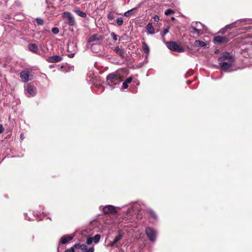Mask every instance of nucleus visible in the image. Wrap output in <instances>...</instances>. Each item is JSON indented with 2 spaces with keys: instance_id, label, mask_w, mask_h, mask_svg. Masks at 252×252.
<instances>
[{
  "instance_id": "b1692460",
  "label": "nucleus",
  "mask_w": 252,
  "mask_h": 252,
  "mask_svg": "<svg viewBox=\"0 0 252 252\" xmlns=\"http://www.w3.org/2000/svg\"><path fill=\"white\" fill-rule=\"evenodd\" d=\"M193 23H194V25L195 26L196 28H201L202 29V31L206 30V27L201 23L199 22H195Z\"/></svg>"
},
{
  "instance_id": "f03ea898",
  "label": "nucleus",
  "mask_w": 252,
  "mask_h": 252,
  "mask_svg": "<svg viewBox=\"0 0 252 252\" xmlns=\"http://www.w3.org/2000/svg\"><path fill=\"white\" fill-rule=\"evenodd\" d=\"M127 210L124 216V219L133 222L136 218V213L140 210V205L137 202H133L126 206Z\"/></svg>"
},
{
  "instance_id": "9b49d317",
  "label": "nucleus",
  "mask_w": 252,
  "mask_h": 252,
  "mask_svg": "<svg viewBox=\"0 0 252 252\" xmlns=\"http://www.w3.org/2000/svg\"><path fill=\"white\" fill-rule=\"evenodd\" d=\"M228 38L225 36H217L213 39V42L219 44L228 42Z\"/></svg>"
},
{
  "instance_id": "5701e85b",
  "label": "nucleus",
  "mask_w": 252,
  "mask_h": 252,
  "mask_svg": "<svg viewBox=\"0 0 252 252\" xmlns=\"http://www.w3.org/2000/svg\"><path fill=\"white\" fill-rule=\"evenodd\" d=\"M113 50L122 58H124V52L118 46L115 47Z\"/></svg>"
},
{
  "instance_id": "8fccbe9b",
  "label": "nucleus",
  "mask_w": 252,
  "mask_h": 252,
  "mask_svg": "<svg viewBox=\"0 0 252 252\" xmlns=\"http://www.w3.org/2000/svg\"><path fill=\"white\" fill-rule=\"evenodd\" d=\"M171 19H172V20H175V18L174 17H172Z\"/></svg>"
},
{
  "instance_id": "393cba45",
  "label": "nucleus",
  "mask_w": 252,
  "mask_h": 252,
  "mask_svg": "<svg viewBox=\"0 0 252 252\" xmlns=\"http://www.w3.org/2000/svg\"><path fill=\"white\" fill-rule=\"evenodd\" d=\"M124 234L121 231L119 232L118 234L115 237L114 240V243H117L119 241H120L123 237Z\"/></svg>"
},
{
  "instance_id": "72a5a7b5",
  "label": "nucleus",
  "mask_w": 252,
  "mask_h": 252,
  "mask_svg": "<svg viewBox=\"0 0 252 252\" xmlns=\"http://www.w3.org/2000/svg\"><path fill=\"white\" fill-rule=\"evenodd\" d=\"M52 32L55 34H57L59 33V29L57 28V27H54L53 28H52Z\"/></svg>"
},
{
  "instance_id": "dca6fc26",
  "label": "nucleus",
  "mask_w": 252,
  "mask_h": 252,
  "mask_svg": "<svg viewBox=\"0 0 252 252\" xmlns=\"http://www.w3.org/2000/svg\"><path fill=\"white\" fill-rule=\"evenodd\" d=\"M101 38H102L101 36L96 34H93V35H91L89 38V39L88 40V42L90 43V42H92L93 41H98V40L101 39Z\"/></svg>"
},
{
  "instance_id": "4be33fe9",
  "label": "nucleus",
  "mask_w": 252,
  "mask_h": 252,
  "mask_svg": "<svg viewBox=\"0 0 252 252\" xmlns=\"http://www.w3.org/2000/svg\"><path fill=\"white\" fill-rule=\"evenodd\" d=\"M142 45L143 51L145 54L148 55L150 53V48L149 46L145 42H143Z\"/></svg>"
},
{
  "instance_id": "de8ad7c7",
  "label": "nucleus",
  "mask_w": 252,
  "mask_h": 252,
  "mask_svg": "<svg viewBox=\"0 0 252 252\" xmlns=\"http://www.w3.org/2000/svg\"><path fill=\"white\" fill-rule=\"evenodd\" d=\"M79 246V244H76L74 245V247L77 248H78Z\"/></svg>"
},
{
  "instance_id": "aec40b11",
  "label": "nucleus",
  "mask_w": 252,
  "mask_h": 252,
  "mask_svg": "<svg viewBox=\"0 0 252 252\" xmlns=\"http://www.w3.org/2000/svg\"><path fill=\"white\" fill-rule=\"evenodd\" d=\"M72 239L73 237L71 236H64L61 238V242L62 244H65L69 241L72 240Z\"/></svg>"
},
{
  "instance_id": "2f4dec72",
  "label": "nucleus",
  "mask_w": 252,
  "mask_h": 252,
  "mask_svg": "<svg viewBox=\"0 0 252 252\" xmlns=\"http://www.w3.org/2000/svg\"><path fill=\"white\" fill-rule=\"evenodd\" d=\"M174 11L171 9H167L164 12V14L165 15H168L170 14H174Z\"/></svg>"
},
{
  "instance_id": "09e8293b",
  "label": "nucleus",
  "mask_w": 252,
  "mask_h": 252,
  "mask_svg": "<svg viewBox=\"0 0 252 252\" xmlns=\"http://www.w3.org/2000/svg\"><path fill=\"white\" fill-rule=\"evenodd\" d=\"M120 252H125V251L122 249H120Z\"/></svg>"
},
{
  "instance_id": "4468645a",
  "label": "nucleus",
  "mask_w": 252,
  "mask_h": 252,
  "mask_svg": "<svg viewBox=\"0 0 252 252\" xmlns=\"http://www.w3.org/2000/svg\"><path fill=\"white\" fill-rule=\"evenodd\" d=\"M26 92L29 97L33 96L35 94V88L34 86L29 85L27 86Z\"/></svg>"
},
{
  "instance_id": "a878e982",
  "label": "nucleus",
  "mask_w": 252,
  "mask_h": 252,
  "mask_svg": "<svg viewBox=\"0 0 252 252\" xmlns=\"http://www.w3.org/2000/svg\"><path fill=\"white\" fill-rule=\"evenodd\" d=\"M81 248L82 250H84V252H94V249L93 248L87 249V246L84 245H81Z\"/></svg>"
},
{
  "instance_id": "f8f14e48",
  "label": "nucleus",
  "mask_w": 252,
  "mask_h": 252,
  "mask_svg": "<svg viewBox=\"0 0 252 252\" xmlns=\"http://www.w3.org/2000/svg\"><path fill=\"white\" fill-rule=\"evenodd\" d=\"M30 73L29 71L23 70L20 73V77L24 82H27L29 81Z\"/></svg>"
},
{
  "instance_id": "49530a36",
  "label": "nucleus",
  "mask_w": 252,
  "mask_h": 252,
  "mask_svg": "<svg viewBox=\"0 0 252 252\" xmlns=\"http://www.w3.org/2000/svg\"><path fill=\"white\" fill-rule=\"evenodd\" d=\"M4 18L6 19H10V17L9 15H5V16L4 17Z\"/></svg>"
},
{
  "instance_id": "a19ab883",
  "label": "nucleus",
  "mask_w": 252,
  "mask_h": 252,
  "mask_svg": "<svg viewBox=\"0 0 252 252\" xmlns=\"http://www.w3.org/2000/svg\"><path fill=\"white\" fill-rule=\"evenodd\" d=\"M48 8L50 9V7H48ZM51 11H48V10L47 9V10H46V12L52 13V12H53L54 11V8L53 7H51Z\"/></svg>"
},
{
  "instance_id": "3c124183",
  "label": "nucleus",
  "mask_w": 252,
  "mask_h": 252,
  "mask_svg": "<svg viewBox=\"0 0 252 252\" xmlns=\"http://www.w3.org/2000/svg\"><path fill=\"white\" fill-rule=\"evenodd\" d=\"M1 161H0V162H1Z\"/></svg>"
},
{
  "instance_id": "c9c22d12",
  "label": "nucleus",
  "mask_w": 252,
  "mask_h": 252,
  "mask_svg": "<svg viewBox=\"0 0 252 252\" xmlns=\"http://www.w3.org/2000/svg\"><path fill=\"white\" fill-rule=\"evenodd\" d=\"M168 32H169L168 28L164 29L163 30V32H162L163 35L166 34Z\"/></svg>"
},
{
  "instance_id": "c03bdc74",
  "label": "nucleus",
  "mask_w": 252,
  "mask_h": 252,
  "mask_svg": "<svg viewBox=\"0 0 252 252\" xmlns=\"http://www.w3.org/2000/svg\"><path fill=\"white\" fill-rule=\"evenodd\" d=\"M68 56L70 58H73L74 56V53H71L68 55Z\"/></svg>"
},
{
  "instance_id": "39448f33",
  "label": "nucleus",
  "mask_w": 252,
  "mask_h": 252,
  "mask_svg": "<svg viewBox=\"0 0 252 252\" xmlns=\"http://www.w3.org/2000/svg\"><path fill=\"white\" fill-rule=\"evenodd\" d=\"M123 207H116L112 205H107L102 207V211L105 214H110L111 215L117 214L119 210H121Z\"/></svg>"
},
{
  "instance_id": "a18cd8bd",
  "label": "nucleus",
  "mask_w": 252,
  "mask_h": 252,
  "mask_svg": "<svg viewBox=\"0 0 252 252\" xmlns=\"http://www.w3.org/2000/svg\"><path fill=\"white\" fill-rule=\"evenodd\" d=\"M116 243H114V240H113L110 244V245L111 246H113L115 245V244H116Z\"/></svg>"
},
{
  "instance_id": "e433bc0d",
  "label": "nucleus",
  "mask_w": 252,
  "mask_h": 252,
  "mask_svg": "<svg viewBox=\"0 0 252 252\" xmlns=\"http://www.w3.org/2000/svg\"><path fill=\"white\" fill-rule=\"evenodd\" d=\"M132 77H129V78H127V79L125 81V82L127 84H128V83H131V81H132Z\"/></svg>"
},
{
  "instance_id": "6e6552de",
  "label": "nucleus",
  "mask_w": 252,
  "mask_h": 252,
  "mask_svg": "<svg viewBox=\"0 0 252 252\" xmlns=\"http://www.w3.org/2000/svg\"><path fill=\"white\" fill-rule=\"evenodd\" d=\"M64 18L67 19V22L70 26H74L75 22L73 17L72 16L71 13L68 12H65L63 13V15Z\"/></svg>"
},
{
  "instance_id": "ea45409f",
  "label": "nucleus",
  "mask_w": 252,
  "mask_h": 252,
  "mask_svg": "<svg viewBox=\"0 0 252 252\" xmlns=\"http://www.w3.org/2000/svg\"><path fill=\"white\" fill-rule=\"evenodd\" d=\"M65 252H75L74 250V248L72 247L69 249L66 250Z\"/></svg>"
},
{
  "instance_id": "58836bf2",
  "label": "nucleus",
  "mask_w": 252,
  "mask_h": 252,
  "mask_svg": "<svg viewBox=\"0 0 252 252\" xmlns=\"http://www.w3.org/2000/svg\"><path fill=\"white\" fill-rule=\"evenodd\" d=\"M154 21L156 22H158L159 21V18L158 16L155 15L154 17Z\"/></svg>"
},
{
  "instance_id": "bb28decb",
  "label": "nucleus",
  "mask_w": 252,
  "mask_h": 252,
  "mask_svg": "<svg viewBox=\"0 0 252 252\" xmlns=\"http://www.w3.org/2000/svg\"><path fill=\"white\" fill-rule=\"evenodd\" d=\"M75 11L77 15H78L79 16H80L81 17L85 18L86 16V14L85 13L81 11L79 9L75 10Z\"/></svg>"
},
{
  "instance_id": "c756f323",
  "label": "nucleus",
  "mask_w": 252,
  "mask_h": 252,
  "mask_svg": "<svg viewBox=\"0 0 252 252\" xmlns=\"http://www.w3.org/2000/svg\"><path fill=\"white\" fill-rule=\"evenodd\" d=\"M116 22H117V25L119 26L122 25V24H123V22H124L123 18L122 17H119L116 20Z\"/></svg>"
},
{
  "instance_id": "37998d69",
  "label": "nucleus",
  "mask_w": 252,
  "mask_h": 252,
  "mask_svg": "<svg viewBox=\"0 0 252 252\" xmlns=\"http://www.w3.org/2000/svg\"><path fill=\"white\" fill-rule=\"evenodd\" d=\"M3 131V126L1 125H0V133H2Z\"/></svg>"
},
{
  "instance_id": "f257e3e1",
  "label": "nucleus",
  "mask_w": 252,
  "mask_h": 252,
  "mask_svg": "<svg viewBox=\"0 0 252 252\" xmlns=\"http://www.w3.org/2000/svg\"><path fill=\"white\" fill-rule=\"evenodd\" d=\"M219 61L221 70L226 72H232L236 70V69L232 68L234 59L230 53L228 52L223 53L222 56L219 58Z\"/></svg>"
},
{
  "instance_id": "423d86ee",
  "label": "nucleus",
  "mask_w": 252,
  "mask_h": 252,
  "mask_svg": "<svg viewBox=\"0 0 252 252\" xmlns=\"http://www.w3.org/2000/svg\"><path fill=\"white\" fill-rule=\"evenodd\" d=\"M166 45L168 49L170 50L178 52H183L184 49L180 47L176 42L174 41H169L166 42Z\"/></svg>"
},
{
  "instance_id": "473e14b6",
  "label": "nucleus",
  "mask_w": 252,
  "mask_h": 252,
  "mask_svg": "<svg viewBox=\"0 0 252 252\" xmlns=\"http://www.w3.org/2000/svg\"><path fill=\"white\" fill-rule=\"evenodd\" d=\"M110 35L114 41H117L118 40V36L114 32H111Z\"/></svg>"
},
{
  "instance_id": "412c9836",
  "label": "nucleus",
  "mask_w": 252,
  "mask_h": 252,
  "mask_svg": "<svg viewBox=\"0 0 252 252\" xmlns=\"http://www.w3.org/2000/svg\"><path fill=\"white\" fill-rule=\"evenodd\" d=\"M138 9V7L133 8L130 10H129L124 13V16L126 17H129L130 15L135 13Z\"/></svg>"
},
{
  "instance_id": "c85d7f7f",
  "label": "nucleus",
  "mask_w": 252,
  "mask_h": 252,
  "mask_svg": "<svg viewBox=\"0 0 252 252\" xmlns=\"http://www.w3.org/2000/svg\"><path fill=\"white\" fill-rule=\"evenodd\" d=\"M93 239V241L95 243H97L99 242L100 239V235L99 234L95 235L93 238H92Z\"/></svg>"
},
{
  "instance_id": "20e7f679",
  "label": "nucleus",
  "mask_w": 252,
  "mask_h": 252,
  "mask_svg": "<svg viewBox=\"0 0 252 252\" xmlns=\"http://www.w3.org/2000/svg\"><path fill=\"white\" fill-rule=\"evenodd\" d=\"M249 20L247 19H241L236 21L230 24L227 25L225 26L224 28L221 29L219 31V33L221 34H224L226 32L227 30L228 29H231L233 27L238 28L242 25H245L246 24L247 21Z\"/></svg>"
},
{
  "instance_id": "79ce46f5",
  "label": "nucleus",
  "mask_w": 252,
  "mask_h": 252,
  "mask_svg": "<svg viewBox=\"0 0 252 252\" xmlns=\"http://www.w3.org/2000/svg\"><path fill=\"white\" fill-rule=\"evenodd\" d=\"M24 139H25L24 134L23 133H21L20 135V139L22 140Z\"/></svg>"
},
{
  "instance_id": "0eeeda50",
  "label": "nucleus",
  "mask_w": 252,
  "mask_h": 252,
  "mask_svg": "<svg viewBox=\"0 0 252 252\" xmlns=\"http://www.w3.org/2000/svg\"><path fill=\"white\" fill-rule=\"evenodd\" d=\"M145 231L149 240L152 242H155L156 240V231L152 227H148L146 228Z\"/></svg>"
},
{
  "instance_id": "7ed1b4c3",
  "label": "nucleus",
  "mask_w": 252,
  "mask_h": 252,
  "mask_svg": "<svg viewBox=\"0 0 252 252\" xmlns=\"http://www.w3.org/2000/svg\"><path fill=\"white\" fill-rule=\"evenodd\" d=\"M106 81L108 85L112 90L114 88L113 86L119 84L122 81V80L119 75L115 73H111L107 75Z\"/></svg>"
},
{
  "instance_id": "a211bd4d",
  "label": "nucleus",
  "mask_w": 252,
  "mask_h": 252,
  "mask_svg": "<svg viewBox=\"0 0 252 252\" xmlns=\"http://www.w3.org/2000/svg\"><path fill=\"white\" fill-rule=\"evenodd\" d=\"M28 49L31 51L37 54L38 52V49L37 46L35 44H29L28 45Z\"/></svg>"
},
{
  "instance_id": "1a4fd4ad",
  "label": "nucleus",
  "mask_w": 252,
  "mask_h": 252,
  "mask_svg": "<svg viewBox=\"0 0 252 252\" xmlns=\"http://www.w3.org/2000/svg\"><path fill=\"white\" fill-rule=\"evenodd\" d=\"M11 9L13 10L15 13H20L21 11H22L21 2L18 1H15L11 6Z\"/></svg>"
},
{
  "instance_id": "f704fd0d",
  "label": "nucleus",
  "mask_w": 252,
  "mask_h": 252,
  "mask_svg": "<svg viewBox=\"0 0 252 252\" xmlns=\"http://www.w3.org/2000/svg\"><path fill=\"white\" fill-rule=\"evenodd\" d=\"M93 241V239L92 238H88L87 239V244L89 245H91Z\"/></svg>"
},
{
  "instance_id": "4c0bfd02",
  "label": "nucleus",
  "mask_w": 252,
  "mask_h": 252,
  "mask_svg": "<svg viewBox=\"0 0 252 252\" xmlns=\"http://www.w3.org/2000/svg\"><path fill=\"white\" fill-rule=\"evenodd\" d=\"M128 84H127L125 82H124L123 83V85H122V89H126V88H127L128 87Z\"/></svg>"
},
{
  "instance_id": "cd10ccee",
  "label": "nucleus",
  "mask_w": 252,
  "mask_h": 252,
  "mask_svg": "<svg viewBox=\"0 0 252 252\" xmlns=\"http://www.w3.org/2000/svg\"><path fill=\"white\" fill-rule=\"evenodd\" d=\"M115 17H116L115 14L113 12H111L109 13V14H108V16H107L108 19L110 20H114L115 19Z\"/></svg>"
},
{
  "instance_id": "2eb2a0df",
  "label": "nucleus",
  "mask_w": 252,
  "mask_h": 252,
  "mask_svg": "<svg viewBox=\"0 0 252 252\" xmlns=\"http://www.w3.org/2000/svg\"><path fill=\"white\" fill-rule=\"evenodd\" d=\"M190 32L193 33H195L197 35H200L202 33V29L201 28H197L194 25V23H192L190 27Z\"/></svg>"
},
{
  "instance_id": "f3484780",
  "label": "nucleus",
  "mask_w": 252,
  "mask_h": 252,
  "mask_svg": "<svg viewBox=\"0 0 252 252\" xmlns=\"http://www.w3.org/2000/svg\"><path fill=\"white\" fill-rule=\"evenodd\" d=\"M147 33L150 34H154L155 33V30L152 23H149L146 26Z\"/></svg>"
},
{
  "instance_id": "9d476101",
  "label": "nucleus",
  "mask_w": 252,
  "mask_h": 252,
  "mask_svg": "<svg viewBox=\"0 0 252 252\" xmlns=\"http://www.w3.org/2000/svg\"><path fill=\"white\" fill-rule=\"evenodd\" d=\"M62 59L63 58L61 56L55 55L51 57H48L46 60L49 63H56L61 61Z\"/></svg>"
},
{
  "instance_id": "7c9ffc66",
  "label": "nucleus",
  "mask_w": 252,
  "mask_h": 252,
  "mask_svg": "<svg viewBox=\"0 0 252 252\" xmlns=\"http://www.w3.org/2000/svg\"><path fill=\"white\" fill-rule=\"evenodd\" d=\"M36 23L38 25H43V24H44V21L41 18H37L36 19Z\"/></svg>"
},
{
  "instance_id": "6ab92c4d",
  "label": "nucleus",
  "mask_w": 252,
  "mask_h": 252,
  "mask_svg": "<svg viewBox=\"0 0 252 252\" xmlns=\"http://www.w3.org/2000/svg\"><path fill=\"white\" fill-rule=\"evenodd\" d=\"M194 46L196 47H204L207 46V44L203 41L196 40L194 42Z\"/></svg>"
},
{
  "instance_id": "ddd939ff",
  "label": "nucleus",
  "mask_w": 252,
  "mask_h": 252,
  "mask_svg": "<svg viewBox=\"0 0 252 252\" xmlns=\"http://www.w3.org/2000/svg\"><path fill=\"white\" fill-rule=\"evenodd\" d=\"M148 212L150 216V221L151 223H154L158 220V216L156 213L152 209H148Z\"/></svg>"
}]
</instances>
